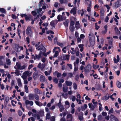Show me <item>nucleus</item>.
Segmentation results:
<instances>
[{
	"mask_svg": "<svg viewBox=\"0 0 121 121\" xmlns=\"http://www.w3.org/2000/svg\"><path fill=\"white\" fill-rule=\"evenodd\" d=\"M21 63L20 62H17L15 66L14 67V68L15 69H17L20 70H22L24 69L26 67L25 65L21 66Z\"/></svg>",
	"mask_w": 121,
	"mask_h": 121,
	"instance_id": "1",
	"label": "nucleus"
},
{
	"mask_svg": "<svg viewBox=\"0 0 121 121\" xmlns=\"http://www.w3.org/2000/svg\"><path fill=\"white\" fill-rule=\"evenodd\" d=\"M42 53L43 52L42 51H40L38 55L35 54V56L34 55H32V58L35 60L36 59L39 60L42 57Z\"/></svg>",
	"mask_w": 121,
	"mask_h": 121,
	"instance_id": "2",
	"label": "nucleus"
},
{
	"mask_svg": "<svg viewBox=\"0 0 121 121\" xmlns=\"http://www.w3.org/2000/svg\"><path fill=\"white\" fill-rule=\"evenodd\" d=\"M35 47H36V49L38 51L41 50L44 52H46V48L42 44H41L40 46L35 45Z\"/></svg>",
	"mask_w": 121,
	"mask_h": 121,
	"instance_id": "3",
	"label": "nucleus"
},
{
	"mask_svg": "<svg viewBox=\"0 0 121 121\" xmlns=\"http://www.w3.org/2000/svg\"><path fill=\"white\" fill-rule=\"evenodd\" d=\"M26 34L29 35L30 36H32V31L30 27H27L26 30Z\"/></svg>",
	"mask_w": 121,
	"mask_h": 121,
	"instance_id": "4",
	"label": "nucleus"
},
{
	"mask_svg": "<svg viewBox=\"0 0 121 121\" xmlns=\"http://www.w3.org/2000/svg\"><path fill=\"white\" fill-rule=\"evenodd\" d=\"M73 119V116L71 114H67L66 116V119L67 121H72Z\"/></svg>",
	"mask_w": 121,
	"mask_h": 121,
	"instance_id": "5",
	"label": "nucleus"
},
{
	"mask_svg": "<svg viewBox=\"0 0 121 121\" xmlns=\"http://www.w3.org/2000/svg\"><path fill=\"white\" fill-rule=\"evenodd\" d=\"M89 38L90 41H95V37L92 33H91L89 34Z\"/></svg>",
	"mask_w": 121,
	"mask_h": 121,
	"instance_id": "6",
	"label": "nucleus"
},
{
	"mask_svg": "<svg viewBox=\"0 0 121 121\" xmlns=\"http://www.w3.org/2000/svg\"><path fill=\"white\" fill-rule=\"evenodd\" d=\"M114 6L117 8L120 6L121 5V0H119L116 2L114 4Z\"/></svg>",
	"mask_w": 121,
	"mask_h": 121,
	"instance_id": "7",
	"label": "nucleus"
},
{
	"mask_svg": "<svg viewBox=\"0 0 121 121\" xmlns=\"http://www.w3.org/2000/svg\"><path fill=\"white\" fill-rule=\"evenodd\" d=\"M91 65H88L84 68V70L87 72H89L90 71L91 69Z\"/></svg>",
	"mask_w": 121,
	"mask_h": 121,
	"instance_id": "8",
	"label": "nucleus"
},
{
	"mask_svg": "<svg viewBox=\"0 0 121 121\" xmlns=\"http://www.w3.org/2000/svg\"><path fill=\"white\" fill-rule=\"evenodd\" d=\"M88 105L89 108H90L91 110H93L96 105L92 104V103H90L88 104Z\"/></svg>",
	"mask_w": 121,
	"mask_h": 121,
	"instance_id": "9",
	"label": "nucleus"
},
{
	"mask_svg": "<svg viewBox=\"0 0 121 121\" xmlns=\"http://www.w3.org/2000/svg\"><path fill=\"white\" fill-rule=\"evenodd\" d=\"M76 7H73L70 11V13H73V15L75 14L76 13Z\"/></svg>",
	"mask_w": 121,
	"mask_h": 121,
	"instance_id": "10",
	"label": "nucleus"
},
{
	"mask_svg": "<svg viewBox=\"0 0 121 121\" xmlns=\"http://www.w3.org/2000/svg\"><path fill=\"white\" fill-rule=\"evenodd\" d=\"M25 103L26 105L29 104L31 106L33 105L34 104L32 101H30L28 100H26Z\"/></svg>",
	"mask_w": 121,
	"mask_h": 121,
	"instance_id": "11",
	"label": "nucleus"
},
{
	"mask_svg": "<svg viewBox=\"0 0 121 121\" xmlns=\"http://www.w3.org/2000/svg\"><path fill=\"white\" fill-rule=\"evenodd\" d=\"M40 80L41 82H45L46 81L45 77L43 75H41L40 77Z\"/></svg>",
	"mask_w": 121,
	"mask_h": 121,
	"instance_id": "12",
	"label": "nucleus"
},
{
	"mask_svg": "<svg viewBox=\"0 0 121 121\" xmlns=\"http://www.w3.org/2000/svg\"><path fill=\"white\" fill-rule=\"evenodd\" d=\"M63 59L64 60H68L69 58V55H66L65 54H64L63 56Z\"/></svg>",
	"mask_w": 121,
	"mask_h": 121,
	"instance_id": "13",
	"label": "nucleus"
},
{
	"mask_svg": "<svg viewBox=\"0 0 121 121\" xmlns=\"http://www.w3.org/2000/svg\"><path fill=\"white\" fill-rule=\"evenodd\" d=\"M52 68L51 67L50 68V70L48 72L45 71L44 72V73L45 75L47 76L48 75H49L52 72Z\"/></svg>",
	"mask_w": 121,
	"mask_h": 121,
	"instance_id": "14",
	"label": "nucleus"
},
{
	"mask_svg": "<svg viewBox=\"0 0 121 121\" xmlns=\"http://www.w3.org/2000/svg\"><path fill=\"white\" fill-rule=\"evenodd\" d=\"M17 81L19 86L20 87H22V85L21 79L19 78H18Z\"/></svg>",
	"mask_w": 121,
	"mask_h": 121,
	"instance_id": "15",
	"label": "nucleus"
},
{
	"mask_svg": "<svg viewBox=\"0 0 121 121\" xmlns=\"http://www.w3.org/2000/svg\"><path fill=\"white\" fill-rule=\"evenodd\" d=\"M83 114L82 113H80L79 115L78 116L79 119L80 121H82L83 120Z\"/></svg>",
	"mask_w": 121,
	"mask_h": 121,
	"instance_id": "16",
	"label": "nucleus"
},
{
	"mask_svg": "<svg viewBox=\"0 0 121 121\" xmlns=\"http://www.w3.org/2000/svg\"><path fill=\"white\" fill-rule=\"evenodd\" d=\"M110 117L111 118L114 120L115 121H119L118 119L116 117L112 114L110 115Z\"/></svg>",
	"mask_w": 121,
	"mask_h": 121,
	"instance_id": "17",
	"label": "nucleus"
},
{
	"mask_svg": "<svg viewBox=\"0 0 121 121\" xmlns=\"http://www.w3.org/2000/svg\"><path fill=\"white\" fill-rule=\"evenodd\" d=\"M75 27L77 29H78L80 28V26L79 22L77 21L76 22Z\"/></svg>",
	"mask_w": 121,
	"mask_h": 121,
	"instance_id": "18",
	"label": "nucleus"
},
{
	"mask_svg": "<svg viewBox=\"0 0 121 121\" xmlns=\"http://www.w3.org/2000/svg\"><path fill=\"white\" fill-rule=\"evenodd\" d=\"M68 90V87L66 86L63 85V91L64 92H66Z\"/></svg>",
	"mask_w": 121,
	"mask_h": 121,
	"instance_id": "19",
	"label": "nucleus"
},
{
	"mask_svg": "<svg viewBox=\"0 0 121 121\" xmlns=\"http://www.w3.org/2000/svg\"><path fill=\"white\" fill-rule=\"evenodd\" d=\"M35 103L37 105L39 106H43V104L40 102L35 101Z\"/></svg>",
	"mask_w": 121,
	"mask_h": 121,
	"instance_id": "20",
	"label": "nucleus"
},
{
	"mask_svg": "<svg viewBox=\"0 0 121 121\" xmlns=\"http://www.w3.org/2000/svg\"><path fill=\"white\" fill-rule=\"evenodd\" d=\"M59 106V108H60V111L61 112L63 110L65 109V108L64 106L62 105H58Z\"/></svg>",
	"mask_w": 121,
	"mask_h": 121,
	"instance_id": "21",
	"label": "nucleus"
},
{
	"mask_svg": "<svg viewBox=\"0 0 121 121\" xmlns=\"http://www.w3.org/2000/svg\"><path fill=\"white\" fill-rule=\"evenodd\" d=\"M57 19L59 21H61L63 20L62 19V17L60 15H59L58 16Z\"/></svg>",
	"mask_w": 121,
	"mask_h": 121,
	"instance_id": "22",
	"label": "nucleus"
},
{
	"mask_svg": "<svg viewBox=\"0 0 121 121\" xmlns=\"http://www.w3.org/2000/svg\"><path fill=\"white\" fill-rule=\"evenodd\" d=\"M65 83L67 86H71L72 84V82L67 81H65Z\"/></svg>",
	"mask_w": 121,
	"mask_h": 121,
	"instance_id": "23",
	"label": "nucleus"
},
{
	"mask_svg": "<svg viewBox=\"0 0 121 121\" xmlns=\"http://www.w3.org/2000/svg\"><path fill=\"white\" fill-rule=\"evenodd\" d=\"M79 59L78 58H77L75 62L74 63V65H78L79 63Z\"/></svg>",
	"mask_w": 121,
	"mask_h": 121,
	"instance_id": "24",
	"label": "nucleus"
},
{
	"mask_svg": "<svg viewBox=\"0 0 121 121\" xmlns=\"http://www.w3.org/2000/svg\"><path fill=\"white\" fill-rule=\"evenodd\" d=\"M50 112H49L47 114L46 117V119H49L50 117Z\"/></svg>",
	"mask_w": 121,
	"mask_h": 121,
	"instance_id": "25",
	"label": "nucleus"
},
{
	"mask_svg": "<svg viewBox=\"0 0 121 121\" xmlns=\"http://www.w3.org/2000/svg\"><path fill=\"white\" fill-rule=\"evenodd\" d=\"M115 29L116 32L117 34L118 35H120L121 33L120 32L118 29L117 27H115Z\"/></svg>",
	"mask_w": 121,
	"mask_h": 121,
	"instance_id": "26",
	"label": "nucleus"
},
{
	"mask_svg": "<svg viewBox=\"0 0 121 121\" xmlns=\"http://www.w3.org/2000/svg\"><path fill=\"white\" fill-rule=\"evenodd\" d=\"M53 52L55 53V54L54 55V57H57L59 53L57 51H53Z\"/></svg>",
	"mask_w": 121,
	"mask_h": 121,
	"instance_id": "27",
	"label": "nucleus"
},
{
	"mask_svg": "<svg viewBox=\"0 0 121 121\" xmlns=\"http://www.w3.org/2000/svg\"><path fill=\"white\" fill-rule=\"evenodd\" d=\"M34 95L33 94H30L29 95V99L30 100H33L34 99Z\"/></svg>",
	"mask_w": 121,
	"mask_h": 121,
	"instance_id": "28",
	"label": "nucleus"
},
{
	"mask_svg": "<svg viewBox=\"0 0 121 121\" xmlns=\"http://www.w3.org/2000/svg\"><path fill=\"white\" fill-rule=\"evenodd\" d=\"M109 98V96L108 94H106L105 96L103 98V99L106 100L108 99Z\"/></svg>",
	"mask_w": 121,
	"mask_h": 121,
	"instance_id": "29",
	"label": "nucleus"
},
{
	"mask_svg": "<svg viewBox=\"0 0 121 121\" xmlns=\"http://www.w3.org/2000/svg\"><path fill=\"white\" fill-rule=\"evenodd\" d=\"M24 88L26 92V93H28V88L27 86L26 85L24 86Z\"/></svg>",
	"mask_w": 121,
	"mask_h": 121,
	"instance_id": "30",
	"label": "nucleus"
},
{
	"mask_svg": "<svg viewBox=\"0 0 121 121\" xmlns=\"http://www.w3.org/2000/svg\"><path fill=\"white\" fill-rule=\"evenodd\" d=\"M69 22V21L68 20H66V21L64 22V25L66 27L68 26V23Z\"/></svg>",
	"mask_w": 121,
	"mask_h": 121,
	"instance_id": "31",
	"label": "nucleus"
},
{
	"mask_svg": "<svg viewBox=\"0 0 121 121\" xmlns=\"http://www.w3.org/2000/svg\"><path fill=\"white\" fill-rule=\"evenodd\" d=\"M69 29L71 32H73L75 28L73 26H70Z\"/></svg>",
	"mask_w": 121,
	"mask_h": 121,
	"instance_id": "32",
	"label": "nucleus"
},
{
	"mask_svg": "<svg viewBox=\"0 0 121 121\" xmlns=\"http://www.w3.org/2000/svg\"><path fill=\"white\" fill-rule=\"evenodd\" d=\"M90 45L91 47L93 46L95 43V41H90Z\"/></svg>",
	"mask_w": 121,
	"mask_h": 121,
	"instance_id": "33",
	"label": "nucleus"
},
{
	"mask_svg": "<svg viewBox=\"0 0 121 121\" xmlns=\"http://www.w3.org/2000/svg\"><path fill=\"white\" fill-rule=\"evenodd\" d=\"M99 66V65H93L92 66L93 68L94 69H96L98 68Z\"/></svg>",
	"mask_w": 121,
	"mask_h": 121,
	"instance_id": "34",
	"label": "nucleus"
},
{
	"mask_svg": "<svg viewBox=\"0 0 121 121\" xmlns=\"http://www.w3.org/2000/svg\"><path fill=\"white\" fill-rule=\"evenodd\" d=\"M117 87L119 88H120L121 86V83L119 82H117Z\"/></svg>",
	"mask_w": 121,
	"mask_h": 121,
	"instance_id": "35",
	"label": "nucleus"
},
{
	"mask_svg": "<svg viewBox=\"0 0 121 121\" xmlns=\"http://www.w3.org/2000/svg\"><path fill=\"white\" fill-rule=\"evenodd\" d=\"M100 13L101 16L103 17L104 13V11L103 9H101L100 11Z\"/></svg>",
	"mask_w": 121,
	"mask_h": 121,
	"instance_id": "36",
	"label": "nucleus"
},
{
	"mask_svg": "<svg viewBox=\"0 0 121 121\" xmlns=\"http://www.w3.org/2000/svg\"><path fill=\"white\" fill-rule=\"evenodd\" d=\"M31 13L33 16H36L37 13H37V12H36V11H33L31 12Z\"/></svg>",
	"mask_w": 121,
	"mask_h": 121,
	"instance_id": "37",
	"label": "nucleus"
},
{
	"mask_svg": "<svg viewBox=\"0 0 121 121\" xmlns=\"http://www.w3.org/2000/svg\"><path fill=\"white\" fill-rule=\"evenodd\" d=\"M67 48V47H64L62 49V51L64 53L66 52V49Z\"/></svg>",
	"mask_w": 121,
	"mask_h": 121,
	"instance_id": "38",
	"label": "nucleus"
},
{
	"mask_svg": "<svg viewBox=\"0 0 121 121\" xmlns=\"http://www.w3.org/2000/svg\"><path fill=\"white\" fill-rule=\"evenodd\" d=\"M29 72L28 71H25L24 72L23 74V75H25L27 77L28 75H29Z\"/></svg>",
	"mask_w": 121,
	"mask_h": 121,
	"instance_id": "39",
	"label": "nucleus"
},
{
	"mask_svg": "<svg viewBox=\"0 0 121 121\" xmlns=\"http://www.w3.org/2000/svg\"><path fill=\"white\" fill-rule=\"evenodd\" d=\"M6 63L8 65H10L11 62L10 60L9 59H7L6 60Z\"/></svg>",
	"mask_w": 121,
	"mask_h": 121,
	"instance_id": "40",
	"label": "nucleus"
},
{
	"mask_svg": "<svg viewBox=\"0 0 121 121\" xmlns=\"http://www.w3.org/2000/svg\"><path fill=\"white\" fill-rule=\"evenodd\" d=\"M15 72H14V73L16 74L17 76H18L19 75V71L17 70L16 69Z\"/></svg>",
	"mask_w": 121,
	"mask_h": 121,
	"instance_id": "41",
	"label": "nucleus"
},
{
	"mask_svg": "<svg viewBox=\"0 0 121 121\" xmlns=\"http://www.w3.org/2000/svg\"><path fill=\"white\" fill-rule=\"evenodd\" d=\"M45 64H42L40 68L41 70L43 71V70L45 68Z\"/></svg>",
	"mask_w": 121,
	"mask_h": 121,
	"instance_id": "42",
	"label": "nucleus"
},
{
	"mask_svg": "<svg viewBox=\"0 0 121 121\" xmlns=\"http://www.w3.org/2000/svg\"><path fill=\"white\" fill-rule=\"evenodd\" d=\"M0 11L3 13H6L5 10L3 8H0Z\"/></svg>",
	"mask_w": 121,
	"mask_h": 121,
	"instance_id": "43",
	"label": "nucleus"
},
{
	"mask_svg": "<svg viewBox=\"0 0 121 121\" xmlns=\"http://www.w3.org/2000/svg\"><path fill=\"white\" fill-rule=\"evenodd\" d=\"M98 120L99 121L103 119L102 116L100 115L98 116Z\"/></svg>",
	"mask_w": 121,
	"mask_h": 121,
	"instance_id": "44",
	"label": "nucleus"
},
{
	"mask_svg": "<svg viewBox=\"0 0 121 121\" xmlns=\"http://www.w3.org/2000/svg\"><path fill=\"white\" fill-rule=\"evenodd\" d=\"M113 113V109L112 108H111L108 112V113Z\"/></svg>",
	"mask_w": 121,
	"mask_h": 121,
	"instance_id": "45",
	"label": "nucleus"
},
{
	"mask_svg": "<svg viewBox=\"0 0 121 121\" xmlns=\"http://www.w3.org/2000/svg\"><path fill=\"white\" fill-rule=\"evenodd\" d=\"M55 21H52L50 23V24L51 26H54Z\"/></svg>",
	"mask_w": 121,
	"mask_h": 121,
	"instance_id": "46",
	"label": "nucleus"
},
{
	"mask_svg": "<svg viewBox=\"0 0 121 121\" xmlns=\"http://www.w3.org/2000/svg\"><path fill=\"white\" fill-rule=\"evenodd\" d=\"M99 105V110L100 111H101L102 110V105L100 103L98 104Z\"/></svg>",
	"mask_w": 121,
	"mask_h": 121,
	"instance_id": "47",
	"label": "nucleus"
},
{
	"mask_svg": "<svg viewBox=\"0 0 121 121\" xmlns=\"http://www.w3.org/2000/svg\"><path fill=\"white\" fill-rule=\"evenodd\" d=\"M91 4L89 5V6L87 8V11L88 12H89L91 11Z\"/></svg>",
	"mask_w": 121,
	"mask_h": 121,
	"instance_id": "48",
	"label": "nucleus"
},
{
	"mask_svg": "<svg viewBox=\"0 0 121 121\" xmlns=\"http://www.w3.org/2000/svg\"><path fill=\"white\" fill-rule=\"evenodd\" d=\"M34 92L36 93H39V90L37 89H35L34 90Z\"/></svg>",
	"mask_w": 121,
	"mask_h": 121,
	"instance_id": "49",
	"label": "nucleus"
},
{
	"mask_svg": "<svg viewBox=\"0 0 121 121\" xmlns=\"http://www.w3.org/2000/svg\"><path fill=\"white\" fill-rule=\"evenodd\" d=\"M78 65H74V71H76L78 70Z\"/></svg>",
	"mask_w": 121,
	"mask_h": 121,
	"instance_id": "50",
	"label": "nucleus"
},
{
	"mask_svg": "<svg viewBox=\"0 0 121 121\" xmlns=\"http://www.w3.org/2000/svg\"><path fill=\"white\" fill-rule=\"evenodd\" d=\"M73 87L75 90H76L77 89V84L75 83H74L73 84Z\"/></svg>",
	"mask_w": 121,
	"mask_h": 121,
	"instance_id": "51",
	"label": "nucleus"
},
{
	"mask_svg": "<svg viewBox=\"0 0 121 121\" xmlns=\"http://www.w3.org/2000/svg\"><path fill=\"white\" fill-rule=\"evenodd\" d=\"M85 0L89 5L91 4V2L90 0Z\"/></svg>",
	"mask_w": 121,
	"mask_h": 121,
	"instance_id": "52",
	"label": "nucleus"
},
{
	"mask_svg": "<svg viewBox=\"0 0 121 121\" xmlns=\"http://www.w3.org/2000/svg\"><path fill=\"white\" fill-rule=\"evenodd\" d=\"M68 76L69 77L72 78L73 77V74L71 73H69L68 74Z\"/></svg>",
	"mask_w": 121,
	"mask_h": 121,
	"instance_id": "53",
	"label": "nucleus"
},
{
	"mask_svg": "<svg viewBox=\"0 0 121 121\" xmlns=\"http://www.w3.org/2000/svg\"><path fill=\"white\" fill-rule=\"evenodd\" d=\"M35 98L36 100L39 101V96L38 95H36L35 96Z\"/></svg>",
	"mask_w": 121,
	"mask_h": 121,
	"instance_id": "54",
	"label": "nucleus"
},
{
	"mask_svg": "<svg viewBox=\"0 0 121 121\" xmlns=\"http://www.w3.org/2000/svg\"><path fill=\"white\" fill-rule=\"evenodd\" d=\"M95 100L94 99H93L92 100V102L93 103V104H95L96 105L97 104V102H95Z\"/></svg>",
	"mask_w": 121,
	"mask_h": 121,
	"instance_id": "55",
	"label": "nucleus"
},
{
	"mask_svg": "<svg viewBox=\"0 0 121 121\" xmlns=\"http://www.w3.org/2000/svg\"><path fill=\"white\" fill-rule=\"evenodd\" d=\"M37 75V74L36 73H33V76L34 79H35L36 78Z\"/></svg>",
	"mask_w": 121,
	"mask_h": 121,
	"instance_id": "56",
	"label": "nucleus"
},
{
	"mask_svg": "<svg viewBox=\"0 0 121 121\" xmlns=\"http://www.w3.org/2000/svg\"><path fill=\"white\" fill-rule=\"evenodd\" d=\"M87 105L86 104H85L83 106H82L81 108H83L84 109H85L87 108Z\"/></svg>",
	"mask_w": 121,
	"mask_h": 121,
	"instance_id": "57",
	"label": "nucleus"
},
{
	"mask_svg": "<svg viewBox=\"0 0 121 121\" xmlns=\"http://www.w3.org/2000/svg\"><path fill=\"white\" fill-rule=\"evenodd\" d=\"M42 10V8H39V9H37V13L39 14V13L40 12H41Z\"/></svg>",
	"mask_w": 121,
	"mask_h": 121,
	"instance_id": "58",
	"label": "nucleus"
},
{
	"mask_svg": "<svg viewBox=\"0 0 121 121\" xmlns=\"http://www.w3.org/2000/svg\"><path fill=\"white\" fill-rule=\"evenodd\" d=\"M53 82L56 83H57L58 82V79L56 78H55L53 80Z\"/></svg>",
	"mask_w": 121,
	"mask_h": 121,
	"instance_id": "59",
	"label": "nucleus"
},
{
	"mask_svg": "<svg viewBox=\"0 0 121 121\" xmlns=\"http://www.w3.org/2000/svg\"><path fill=\"white\" fill-rule=\"evenodd\" d=\"M102 115L104 116H106L107 115V113L104 112H103L102 113Z\"/></svg>",
	"mask_w": 121,
	"mask_h": 121,
	"instance_id": "60",
	"label": "nucleus"
},
{
	"mask_svg": "<svg viewBox=\"0 0 121 121\" xmlns=\"http://www.w3.org/2000/svg\"><path fill=\"white\" fill-rule=\"evenodd\" d=\"M76 101H77V102L78 103V104H82V103L81 102V100H80V99H77Z\"/></svg>",
	"mask_w": 121,
	"mask_h": 121,
	"instance_id": "61",
	"label": "nucleus"
},
{
	"mask_svg": "<svg viewBox=\"0 0 121 121\" xmlns=\"http://www.w3.org/2000/svg\"><path fill=\"white\" fill-rule=\"evenodd\" d=\"M14 81L13 80H12L11 83V87L13 86L14 85Z\"/></svg>",
	"mask_w": 121,
	"mask_h": 121,
	"instance_id": "62",
	"label": "nucleus"
},
{
	"mask_svg": "<svg viewBox=\"0 0 121 121\" xmlns=\"http://www.w3.org/2000/svg\"><path fill=\"white\" fill-rule=\"evenodd\" d=\"M60 121H66L65 118L63 117H62L60 119Z\"/></svg>",
	"mask_w": 121,
	"mask_h": 121,
	"instance_id": "63",
	"label": "nucleus"
},
{
	"mask_svg": "<svg viewBox=\"0 0 121 121\" xmlns=\"http://www.w3.org/2000/svg\"><path fill=\"white\" fill-rule=\"evenodd\" d=\"M74 24V22L73 21H71L70 23V26H73Z\"/></svg>",
	"mask_w": 121,
	"mask_h": 121,
	"instance_id": "64",
	"label": "nucleus"
}]
</instances>
